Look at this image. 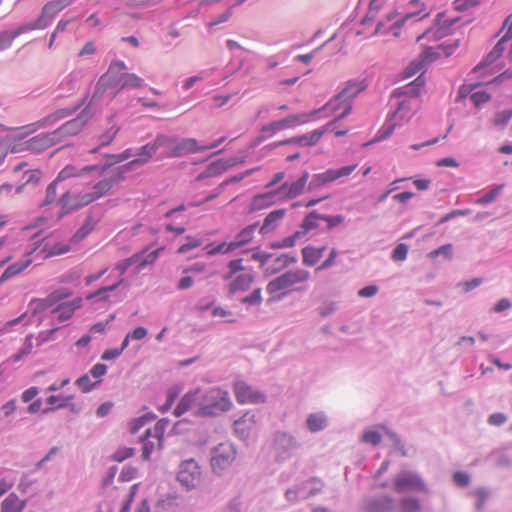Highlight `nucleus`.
<instances>
[{"label": "nucleus", "instance_id": "f704fd0d", "mask_svg": "<svg viewBox=\"0 0 512 512\" xmlns=\"http://www.w3.org/2000/svg\"><path fill=\"white\" fill-rule=\"evenodd\" d=\"M163 250V248L156 249L148 254L145 252L136 253L133 256H139V260H137V271L140 272L143 270L147 265L153 264L156 259L159 256L160 251Z\"/></svg>", "mask_w": 512, "mask_h": 512}, {"label": "nucleus", "instance_id": "72a5a7b5", "mask_svg": "<svg viewBox=\"0 0 512 512\" xmlns=\"http://www.w3.org/2000/svg\"><path fill=\"white\" fill-rule=\"evenodd\" d=\"M334 123V121L328 123L324 128L322 129H317V130H314L312 131L311 133H308V134H305V135H302V136H299V140H300V145H304V146H312L314 144H316L320 138L322 137V135L328 131V129L332 126V124Z\"/></svg>", "mask_w": 512, "mask_h": 512}, {"label": "nucleus", "instance_id": "473e14b6", "mask_svg": "<svg viewBox=\"0 0 512 512\" xmlns=\"http://www.w3.org/2000/svg\"><path fill=\"white\" fill-rule=\"evenodd\" d=\"M25 506L24 501L15 494H10L4 499L1 505V512H22Z\"/></svg>", "mask_w": 512, "mask_h": 512}, {"label": "nucleus", "instance_id": "09e8293b", "mask_svg": "<svg viewBox=\"0 0 512 512\" xmlns=\"http://www.w3.org/2000/svg\"><path fill=\"white\" fill-rule=\"evenodd\" d=\"M512 118V110H503L500 112H497L494 116L493 123L496 126H504L506 125L510 119Z\"/></svg>", "mask_w": 512, "mask_h": 512}, {"label": "nucleus", "instance_id": "79ce46f5", "mask_svg": "<svg viewBox=\"0 0 512 512\" xmlns=\"http://www.w3.org/2000/svg\"><path fill=\"white\" fill-rule=\"evenodd\" d=\"M307 426L311 432L320 431L326 426V419L321 414H311L307 418Z\"/></svg>", "mask_w": 512, "mask_h": 512}, {"label": "nucleus", "instance_id": "49530a36", "mask_svg": "<svg viewBox=\"0 0 512 512\" xmlns=\"http://www.w3.org/2000/svg\"><path fill=\"white\" fill-rule=\"evenodd\" d=\"M201 244H202V242L200 239L193 238L191 236H187L186 243H184L177 249V253L185 254L186 252L201 246Z\"/></svg>", "mask_w": 512, "mask_h": 512}, {"label": "nucleus", "instance_id": "4be33fe9", "mask_svg": "<svg viewBox=\"0 0 512 512\" xmlns=\"http://www.w3.org/2000/svg\"><path fill=\"white\" fill-rule=\"evenodd\" d=\"M285 209H277L271 211L264 219L262 226L259 228V232L263 235L273 231L278 226V223L285 217Z\"/></svg>", "mask_w": 512, "mask_h": 512}, {"label": "nucleus", "instance_id": "4d7b16f0", "mask_svg": "<svg viewBox=\"0 0 512 512\" xmlns=\"http://www.w3.org/2000/svg\"><path fill=\"white\" fill-rule=\"evenodd\" d=\"M470 99L476 107H479L490 100V95L486 91H475L471 94Z\"/></svg>", "mask_w": 512, "mask_h": 512}, {"label": "nucleus", "instance_id": "052dcab7", "mask_svg": "<svg viewBox=\"0 0 512 512\" xmlns=\"http://www.w3.org/2000/svg\"><path fill=\"white\" fill-rule=\"evenodd\" d=\"M420 509V505L416 499L409 498L405 499L401 503L402 512H417Z\"/></svg>", "mask_w": 512, "mask_h": 512}, {"label": "nucleus", "instance_id": "4c0bfd02", "mask_svg": "<svg viewBox=\"0 0 512 512\" xmlns=\"http://www.w3.org/2000/svg\"><path fill=\"white\" fill-rule=\"evenodd\" d=\"M52 306L54 305L50 300L49 296L45 298H34L29 302V309L34 315L41 313L51 308Z\"/></svg>", "mask_w": 512, "mask_h": 512}, {"label": "nucleus", "instance_id": "2f4dec72", "mask_svg": "<svg viewBox=\"0 0 512 512\" xmlns=\"http://www.w3.org/2000/svg\"><path fill=\"white\" fill-rule=\"evenodd\" d=\"M118 83L120 85V89L140 88L143 86L144 81L134 73L123 72L119 77Z\"/></svg>", "mask_w": 512, "mask_h": 512}, {"label": "nucleus", "instance_id": "c03bdc74", "mask_svg": "<svg viewBox=\"0 0 512 512\" xmlns=\"http://www.w3.org/2000/svg\"><path fill=\"white\" fill-rule=\"evenodd\" d=\"M72 295V291L66 288L57 289L52 291L48 296L52 301L53 305L69 298Z\"/></svg>", "mask_w": 512, "mask_h": 512}, {"label": "nucleus", "instance_id": "13d9d810", "mask_svg": "<svg viewBox=\"0 0 512 512\" xmlns=\"http://www.w3.org/2000/svg\"><path fill=\"white\" fill-rule=\"evenodd\" d=\"M262 302V291L260 288L255 289L251 295L242 299V303L249 305H259Z\"/></svg>", "mask_w": 512, "mask_h": 512}, {"label": "nucleus", "instance_id": "ddd939ff", "mask_svg": "<svg viewBox=\"0 0 512 512\" xmlns=\"http://www.w3.org/2000/svg\"><path fill=\"white\" fill-rule=\"evenodd\" d=\"M179 483L187 489L196 487L201 480V470L193 459L183 461L177 474Z\"/></svg>", "mask_w": 512, "mask_h": 512}, {"label": "nucleus", "instance_id": "0e129e2a", "mask_svg": "<svg viewBox=\"0 0 512 512\" xmlns=\"http://www.w3.org/2000/svg\"><path fill=\"white\" fill-rule=\"evenodd\" d=\"M297 258L295 256L289 254H282L276 258V263L278 264V268L282 269L291 264L296 263Z\"/></svg>", "mask_w": 512, "mask_h": 512}, {"label": "nucleus", "instance_id": "dca6fc26", "mask_svg": "<svg viewBox=\"0 0 512 512\" xmlns=\"http://www.w3.org/2000/svg\"><path fill=\"white\" fill-rule=\"evenodd\" d=\"M72 2L73 0H53L48 2L42 9L41 17L37 20L36 23L30 24L29 29L44 28L46 26V23L44 22L45 18L54 17L57 13L69 6Z\"/></svg>", "mask_w": 512, "mask_h": 512}, {"label": "nucleus", "instance_id": "9d476101", "mask_svg": "<svg viewBox=\"0 0 512 512\" xmlns=\"http://www.w3.org/2000/svg\"><path fill=\"white\" fill-rule=\"evenodd\" d=\"M236 458V450L233 444L224 442L212 451L211 465L215 472L220 473L228 468Z\"/></svg>", "mask_w": 512, "mask_h": 512}, {"label": "nucleus", "instance_id": "ea45409f", "mask_svg": "<svg viewBox=\"0 0 512 512\" xmlns=\"http://www.w3.org/2000/svg\"><path fill=\"white\" fill-rule=\"evenodd\" d=\"M95 167H85L81 171L76 169L74 166H66L64 167L56 177L57 181H64L66 179L80 176L81 172H88L93 170Z\"/></svg>", "mask_w": 512, "mask_h": 512}, {"label": "nucleus", "instance_id": "5701e85b", "mask_svg": "<svg viewBox=\"0 0 512 512\" xmlns=\"http://www.w3.org/2000/svg\"><path fill=\"white\" fill-rule=\"evenodd\" d=\"M32 263V259L30 258V254H26L24 259L17 261L11 265H9L2 275L0 276V283L5 282L6 280L15 277L24 271L27 267Z\"/></svg>", "mask_w": 512, "mask_h": 512}, {"label": "nucleus", "instance_id": "c9c22d12", "mask_svg": "<svg viewBox=\"0 0 512 512\" xmlns=\"http://www.w3.org/2000/svg\"><path fill=\"white\" fill-rule=\"evenodd\" d=\"M30 30L29 25L22 26L14 32L3 31L0 33V50H3L11 45L13 40L20 34Z\"/></svg>", "mask_w": 512, "mask_h": 512}, {"label": "nucleus", "instance_id": "393cba45", "mask_svg": "<svg viewBox=\"0 0 512 512\" xmlns=\"http://www.w3.org/2000/svg\"><path fill=\"white\" fill-rule=\"evenodd\" d=\"M278 190L276 191H268L262 194H258L253 197L251 201V210H262L267 207H270L275 204L276 196L278 194Z\"/></svg>", "mask_w": 512, "mask_h": 512}, {"label": "nucleus", "instance_id": "9b49d317", "mask_svg": "<svg viewBox=\"0 0 512 512\" xmlns=\"http://www.w3.org/2000/svg\"><path fill=\"white\" fill-rule=\"evenodd\" d=\"M225 141V137L220 138L217 142L212 143L207 146H199L198 142L194 138H186L181 141L176 139V145L173 147L171 153H165V157L167 158H176L182 157L188 154H193L209 149L216 148L219 144Z\"/></svg>", "mask_w": 512, "mask_h": 512}, {"label": "nucleus", "instance_id": "2eb2a0df", "mask_svg": "<svg viewBox=\"0 0 512 512\" xmlns=\"http://www.w3.org/2000/svg\"><path fill=\"white\" fill-rule=\"evenodd\" d=\"M442 53H444L446 56L448 55L442 45L426 48L421 54V60L412 62L407 68V76L412 77L413 75L417 74L422 70L424 63H430L436 60L441 56Z\"/></svg>", "mask_w": 512, "mask_h": 512}, {"label": "nucleus", "instance_id": "7ed1b4c3", "mask_svg": "<svg viewBox=\"0 0 512 512\" xmlns=\"http://www.w3.org/2000/svg\"><path fill=\"white\" fill-rule=\"evenodd\" d=\"M232 407V401L227 390L218 387L207 390L201 398L198 408L200 416H217Z\"/></svg>", "mask_w": 512, "mask_h": 512}, {"label": "nucleus", "instance_id": "58836bf2", "mask_svg": "<svg viewBox=\"0 0 512 512\" xmlns=\"http://www.w3.org/2000/svg\"><path fill=\"white\" fill-rule=\"evenodd\" d=\"M94 227V219L92 217H87L82 226L73 235L72 240L76 242L83 240L94 230Z\"/></svg>", "mask_w": 512, "mask_h": 512}, {"label": "nucleus", "instance_id": "6e6552de", "mask_svg": "<svg viewBox=\"0 0 512 512\" xmlns=\"http://www.w3.org/2000/svg\"><path fill=\"white\" fill-rule=\"evenodd\" d=\"M322 215L317 211L310 212L302 221L299 230L294 232L292 235L284 238L282 242L278 245H274L273 247L278 248H289L293 247L297 240L304 237L310 231L315 230L319 227L320 221H322Z\"/></svg>", "mask_w": 512, "mask_h": 512}, {"label": "nucleus", "instance_id": "1a4fd4ad", "mask_svg": "<svg viewBox=\"0 0 512 512\" xmlns=\"http://www.w3.org/2000/svg\"><path fill=\"white\" fill-rule=\"evenodd\" d=\"M57 143L53 132L46 134H38L20 144H17L11 148V152L17 153L22 151H30L33 153H40Z\"/></svg>", "mask_w": 512, "mask_h": 512}, {"label": "nucleus", "instance_id": "c85d7f7f", "mask_svg": "<svg viewBox=\"0 0 512 512\" xmlns=\"http://www.w3.org/2000/svg\"><path fill=\"white\" fill-rule=\"evenodd\" d=\"M316 114V112L312 113H303L299 115H289L281 120H279L282 129L294 128L296 126L303 125L308 122L310 116Z\"/></svg>", "mask_w": 512, "mask_h": 512}, {"label": "nucleus", "instance_id": "e2e57ef3", "mask_svg": "<svg viewBox=\"0 0 512 512\" xmlns=\"http://www.w3.org/2000/svg\"><path fill=\"white\" fill-rule=\"evenodd\" d=\"M407 254H408V247H407V245L401 243V244H398L396 246V248L394 249L393 254H392V258L395 261H402V260L406 259Z\"/></svg>", "mask_w": 512, "mask_h": 512}, {"label": "nucleus", "instance_id": "423d86ee", "mask_svg": "<svg viewBox=\"0 0 512 512\" xmlns=\"http://www.w3.org/2000/svg\"><path fill=\"white\" fill-rule=\"evenodd\" d=\"M310 278V273L304 269H296L271 280L266 287L268 294L274 295L281 291H287L297 284L304 283Z\"/></svg>", "mask_w": 512, "mask_h": 512}, {"label": "nucleus", "instance_id": "774afa93", "mask_svg": "<svg viewBox=\"0 0 512 512\" xmlns=\"http://www.w3.org/2000/svg\"><path fill=\"white\" fill-rule=\"evenodd\" d=\"M41 172L39 170H28L24 172L23 174V183L24 184H30V183H37L40 179Z\"/></svg>", "mask_w": 512, "mask_h": 512}, {"label": "nucleus", "instance_id": "f8f14e48", "mask_svg": "<svg viewBox=\"0 0 512 512\" xmlns=\"http://www.w3.org/2000/svg\"><path fill=\"white\" fill-rule=\"evenodd\" d=\"M357 168V165H348L341 167L339 169H329L325 172L318 173L313 175L312 180L309 183V190L320 188L328 183H331L333 181H336L342 177H347L350 174H352L355 169Z\"/></svg>", "mask_w": 512, "mask_h": 512}, {"label": "nucleus", "instance_id": "6e6d98bb", "mask_svg": "<svg viewBox=\"0 0 512 512\" xmlns=\"http://www.w3.org/2000/svg\"><path fill=\"white\" fill-rule=\"evenodd\" d=\"M481 0H455L453 5L457 11H466L472 7L479 5Z\"/></svg>", "mask_w": 512, "mask_h": 512}, {"label": "nucleus", "instance_id": "a19ab883", "mask_svg": "<svg viewBox=\"0 0 512 512\" xmlns=\"http://www.w3.org/2000/svg\"><path fill=\"white\" fill-rule=\"evenodd\" d=\"M196 397L195 393H187L183 396L179 404L176 406L174 410V414L176 416H180L188 411L192 405L195 403Z\"/></svg>", "mask_w": 512, "mask_h": 512}, {"label": "nucleus", "instance_id": "c756f323", "mask_svg": "<svg viewBox=\"0 0 512 512\" xmlns=\"http://www.w3.org/2000/svg\"><path fill=\"white\" fill-rule=\"evenodd\" d=\"M71 250L69 243L67 242H56L51 243L47 242L44 245L43 252L45 253V257H54L68 253Z\"/></svg>", "mask_w": 512, "mask_h": 512}, {"label": "nucleus", "instance_id": "f03ea898", "mask_svg": "<svg viewBox=\"0 0 512 512\" xmlns=\"http://www.w3.org/2000/svg\"><path fill=\"white\" fill-rule=\"evenodd\" d=\"M119 180H121L120 176L104 178L97 182L96 184H94V186L92 187V191L90 192L80 193L76 195H72L70 192L64 193L59 199L61 211L58 218L60 219L69 212L80 209L102 198L112 189V187Z\"/></svg>", "mask_w": 512, "mask_h": 512}, {"label": "nucleus", "instance_id": "20e7f679", "mask_svg": "<svg viewBox=\"0 0 512 512\" xmlns=\"http://www.w3.org/2000/svg\"><path fill=\"white\" fill-rule=\"evenodd\" d=\"M363 89L364 87L361 83L349 81L347 82L345 88H343V90H341L335 96V98L326 105V108L333 112L340 111L334 122L344 118L350 113L352 109V99L356 97Z\"/></svg>", "mask_w": 512, "mask_h": 512}, {"label": "nucleus", "instance_id": "603ef678", "mask_svg": "<svg viewBox=\"0 0 512 512\" xmlns=\"http://www.w3.org/2000/svg\"><path fill=\"white\" fill-rule=\"evenodd\" d=\"M58 182L59 181H57V179H55L53 182H51L48 185V187L46 189L45 200L41 204L42 206L49 205V204H51L55 200L56 194H57V183Z\"/></svg>", "mask_w": 512, "mask_h": 512}, {"label": "nucleus", "instance_id": "4468645a", "mask_svg": "<svg viewBox=\"0 0 512 512\" xmlns=\"http://www.w3.org/2000/svg\"><path fill=\"white\" fill-rule=\"evenodd\" d=\"M234 394L236 400L241 404L260 403L265 401V395L253 389L244 381H237L234 384Z\"/></svg>", "mask_w": 512, "mask_h": 512}, {"label": "nucleus", "instance_id": "aec40b11", "mask_svg": "<svg viewBox=\"0 0 512 512\" xmlns=\"http://www.w3.org/2000/svg\"><path fill=\"white\" fill-rule=\"evenodd\" d=\"M506 38H501L488 55L474 68V71H480L484 68L492 66L505 52L506 50Z\"/></svg>", "mask_w": 512, "mask_h": 512}, {"label": "nucleus", "instance_id": "cd10ccee", "mask_svg": "<svg viewBox=\"0 0 512 512\" xmlns=\"http://www.w3.org/2000/svg\"><path fill=\"white\" fill-rule=\"evenodd\" d=\"M325 250V246L319 248L314 246L304 247L302 249L303 264L307 266H314L322 258Z\"/></svg>", "mask_w": 512, "mask_h": 512}, {"label": "nucleus", "instance_id": "8fccbe9b", "mask_svg": "<svg viewBox=\"0 0 512 512\" xmlns=\"http://www.w3.org/2000/svg\"><path fill=\"white\" fill-rule=\"evenodd\" d=\"M160 140L159 148L165 147V153H171L173 147L176 145V138L166 136V135H158L155 138V141Z\"/></svg>", "mask_w": 512, "mask_h": 512}, {"label": "nucleus", "instance_id": "b1692460", "mask_svg": "<svg viewBox=\"0 0 512 512\" xmlns=\"http://www.w3.org/2000/svg\"><path fill=\"white\" fill-rule=\"evenodd\" d=\"M138 489V484L132 485L128 490L116 489L115 498L119 500L120 511L129 512L131 503L134 500Z\"/></svg>", "mask_w": 512, "mask_h": 512}, {"label": "nucleus", "instance_id": "6ab92c4d", "mask_svg": "<svg viewBox=\"0 0 512 512\" xmlns=\"http://www.w3.org/2000/svg\"><path fill=\"white\" fill-rule=\"evenodd\" d=\"M82 306V298L76 297L70 302L59 304L52 310V314L55 315L56 319L60 322L69 320L75 311Z\"/></svg>", "mask_w": 512, "mask_h": 512}, {"label": "nucleus", "instance_id": "f3484780", "mask_svg": "<svg viewBox=\"0 0 512 512\" xmlns=\"http://www.w3.org/2000/svg\"><path fill=\"white\" fill-rule=\"evenodd\" d=\"M309 173L304 172L302 176L292 183L285 182L279 188L278 192L282 194L283 199L291 200L300 196L307 185Z\"/></svg>", "mask_w": 512, "mask_h": 512}, {"label": "nucleus", "instance_id": "bb28decb", "mask_svg": "<svg viewBox=\"0 0 512 512\" xmlns=\"http://www.w3.org/2000/svg\"><path fill=\"white\" fill-rule=\"evenodd\" d=\"M255 424V416L247 413L234 422V430L241 437H247Z\"/></svg>", "mask_w": 512, "mask_h": 512}, {"label": "nucleus", "instance_id": "a211bd4d", "mask_svg": "<svg viewBox=\"0 0 512 512\" xmlns=\"http://www.w3.org/2000/svg\"><path fill=\"white\" fill-rule=\"evenodd\" d=\"M230 280L228 284V291L231 294H236L240 292H245L250 289L252 283L254 282V275L252 272H242L229 278Z\"/></svg>", "mask_w": 512, "mask_h": 512}, {"label": "nucleus", "instance_id": "e433bc0d", "mask_svg": "<svg viewBox=\"0 0 512 512\" xmlns=\"http://www.w3.org/2000/svg\"><path fill=\"white\" fill-rule=\"evenodd\" d=\"M204 250L209 256H214L217 254H229L234 251L231 242H222L218 245L209 243L204 247Z\"/></svg>", "mask_w": 512, "mask_h": 512}, {"label": "nucleus", "instance_id": "69168bd1", "mask_svg": "<svg viewBox=\"0 0 512 512\" xmlns=\"http://www.w3.org/2000/svg\"><path fill=\"white\" fill-rule=\"evenodd\" d=\"M17 409V401L16 399H11L5 404H3L0 408L1 413L4 417L11 416Z\"/></svg>", "mask_w": 512, "mask_h": 512}, {"label": "nucleus", "instance_id": "f257e3e1", "mask_svg": "<svg viewBox=\"0 0 512 512\" xmlns=\"http://www.w3.org/2000/svg\"><path fill=\"white\" fill-rule=\"evenodd\" d=\"M124 70H126V64L123 61H114L110 64L107 72L99 79L96 91L87 107L78 117L67 121L58 129L53 131L58 144L64 141L65 138L78 134L83 129L85 124L94 114L92 106L101 98L107 87L112 84V80L116 77L117 73Z\"/></svg>", "mask_w": 512, "mask_h": 512}, {"label": "nucleus", "instance_id": "864d4df0", "mask_svg": "<svg viewBox=\"0 0 512 512\" xmlns=\"http://www.w3.org/2000/svg\"><path fill=\"white\" fill-rule=\"evenodd\" d=\"M381 434L378 431L368 430L362 435V441L372 445H378L381 442Z\"/></svg>", "mask_w": 512, "mask_h": 512}, {"label": "nucleus", "instance_id": "bf43d9fd", "mask_svg": "<svg viewBox=\"0 0 512 512\" xmlns=\"http://www.w3.org/2000/svg\"><path fill=\"white\" fill-rule=\"evenodd\" d=\"M137 260H139V256L132 255L131 257L119 262L115 269L120 272V275H123L130 266L136 264Z\"/></svg>", "mask_w": 512, "mask_h": 512}, {"label": "nucleus", "instance_id": "37998d69", "mask_svg": "<svg viewBox=\"0 0 512 512\" xmlns=\"http://www.w3.org/2000/svg\"><path fill=\"white\" fill-rule=\"evenodd\" d=\"M228 269H229V273L224 276L225 280H228L229 278H232L233 276H236L239 273L247 272L243 266L242 259L231 260L228 263Z\"/></svg>", "mask_w": 512, "mask_h": 512}, {"label": "nucleus", "instance_id": "680f3d73", "mask_svg": "<svg viewBox=\"0 0 512 512\" xmlns=\"http://www.w3.org/2000/svg\"><path fill=\"white\" fill-rule=\"evenodd\" d=\"M232 16V7L224 11L221 15H219L216 19L208 22V28H213L221 23L228 21Z\"/></svg>", "mask_w": 512, "mask_h": 512}, {"label": "nucleus", "instance_id": "3c124183", "mask_svg": "<svg viewBox=\"0 0 512 512\" xmlns=\"http://www.w3.org/2000/svg\"><path fill=\"white\" fill-rule=\"evenodd\" d=\"M452 245L451 244H446V245H443L433 251H431L429 253V258L431 259H436L439 255H444L447 259H451L452 258Z\"/></svg>", "mask_w": 512, "mask_h": 512}, {"label": "nucleus", "instance_id": "7c9ffc66", "mask_svg": "<svg viewBox=\"0 0 512 512\" xmlns=\"http://www.w3.org/2000/svg\"><path fill=\"white\" fill-rule=\"evenodd\" d=\"M73 396H60V395H50L46 402L50 406L42 410L44 414L49 413L55 409H62L68 406L69 402L72 400Z\"/></svg>", "mask_w": 512, "mask_h": 512}, {"label": "nucleus", "instance_id": "338daca9", "mask_svg": "<svg viewBox=\"0 0 512 512\" xmlns=\"http://www.w3.org/2000/svg\"><path fill=\"white\" fill-rule=\"evenodd\" d=\"M117 132H118L117 128H111V129L107 130L105 133H103L99 137L100 145L101 146L109 145L114 140Z\"/></svg>", "mask_w": 512, "mask_h": 512}, {"label": "nucleus", "instance_id": "5fc2aeb1", "mask_svg": "<svg viewBox=\"0 0 512 512\" xmlns=\"http://www.w3.org/2000/svg\"><path fill=\"white\" fill-rule=\"evenodd\" d=\"M503 185H498L495 188H493L491 191L483 195L481 198L477 200V203L480 204H487L492 202L502 191Z\"/></svg>", "mask_w": 512, "mask_h": 512}, {"label": "nucleus", "instance_id": "de8ad7c7", "mask_svg": "<svg viewBox=\"0 0 512 512\" xmlns=\"http://www.w3.org/2000/svg\"><path fill=\"white\" fill-rule=\"evenodd\" d=\"M396 487L398 490L405 488L415 487L418 484V479L414 476H401L396 480Z\"/></svg>", "mask_w": 512, "mask_h": 512}, {"label": "nucleus", "instance_id": "39448f33", "mask_svg": "<svg viewBox=\"0 0 512 512\" xmlns=\"http://www.w3.org/2000/svg\"><path fill=\"white\" fill-rule=\"evenodd\" d=\"M423 85L424 81L421 77H418L415 81L403 88L401 94L409 96L410 99L403 100L398 104V108L393 115L396 121H408L412 117L413 110L418 105L417 97L420 93V88Z\"/></svg>", "mask_w": 512, "mask_h": 512}, {"label": "nucleus", "instance_id": "a878e982", "mask_svg": "<svg viewBox=\"0 0 512 512\" xmlns=\"http://www.w3.org/2000/svg\"><path fill=\"white\" fill-rule=\"evenodd\" d=\"M159 144L160 140L155 141L154 139L152 142L142 146L136 154L137 158L134 159L130 164H144L148 162L159 149Z\"/></svg>", "mask_w": 512, "mask_h": 512}, {"label": "nucleus", "instance_id": "0eeeda50", "mask_svg": "<svg viewBox=\"0 0 512 512\" xmlns=\"http://www.w3.org/2000/svg\"><path fill=\"white\" fill-rule=\"evenodd\" d=\"M168 425V420L161 419L153 426V428L146 430L145 436L142 438V455L144 459H149L155 448L162 447L163 435Z\"/></svg>", "mask_w": 512, "mask_h": 512}, {"label": "nucleus", "instance_id": "412c9836", "mask_svg": "<svg viewBox=\"0 0 512 512\" xmlns=\"http://www.w3.org/2000/svg\"><path fill=\"white\" fill-rule=\"evenodd\" d=\"M258 230V224H251L243 228L231 241L232 247L235 250L246 246L252 242L255 237V233Z\"/></svg>", "mask_w": 512, "mask_h": 512}, {"label": "nucleus", "instance_id": "a18cd8bd", "mask_svg": "<svg viewBox=\"0 0 512 512\" xmlns=\"http://www.w3.org/2000/svg\"><path fill=\"white\" fill-rule=\"evenodd\" d=\"M100 381L92 382L89 375H83L76 380V385L83 393L90 392Z\"/></svg>", "mask_w": 512, "mask_h": 512}]
</instances>
